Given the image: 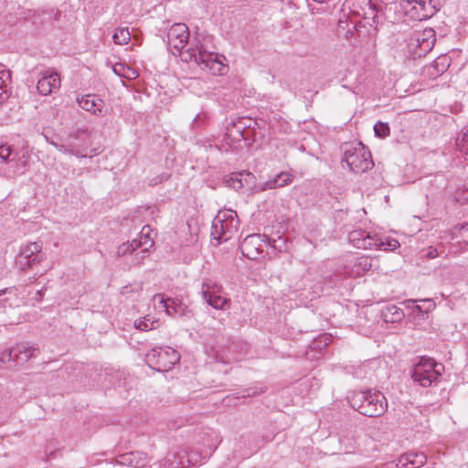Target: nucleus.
<instances>
[{"label": "nucleus", "mask_w": 468, "mask_h": 468, "mask_svg": "<svg viewBox=\"0 0 468 468\" xmlns=\"http://www.w3.org/2000/svg\"><path fill=\"white\" fill-rule=\"evenodd\" d=\"M189 39V30L186 24H174L167 33V42L174 56H181V59L186 63L194 62L203 70H207L213 75H223L227 66L221 58L224 57L215 52L207 51L199 41L183 51Z\"/></svg>", "instance_id": "1"}, {"label": "nucleus", "mask_w": 468, "mask_h": 468, "mask_svg": "<svg viewBox=\"0 0 468 468\" xmlns=\"http://www.w3.org/2000/svg\"><path fill=\"white\" fill-rule=\"evenodd\" d=\"M352 407L362 415L367 417H379L388 409V401L379 391H359L351 399Z\"/></svg>", "instance_id": "2"}, {"label": "nucleus", "mask_w": 468, "mask_h": 468, "mask_svg": "<svg viewBox=\"0 0 468 468\" xmlns=\"http://www.w3.org/2000/svg\"><path fill=\"white\" fill-rule=\"evenodd\" d=\"M239 221L236 211H219L211 227V237L218 242L230 239L239 229Z\"/></svg>", "instance_id": "3"}, {"label": "nucleus", "mask_w": 468, "mask_h": 468, "mask_svg": "<svg viewBox=\"0 0 468 468\" xmlns=\"http://www.w3.org/2000/svg\"><path fill=\"white\" fill-rule=\"evenodd\" d=\"M342 161L346 164L350 171L356 174L364 173L374 165L371 153L361 143L356 146L346 144Z\"/></svg>", "instance_id": "4"}, {"label": "nucleus", "mask_w": 468, "mask_h": 468, "mask_svg": "<svg viewBox=\"0 0 468 468\" xmlns=\"http://www.w3.org/2000/svg\"><path fill=\"white\" fill-rule=\"evenodd\" d=\"M444 371V366L431 358L422 357L415 365L411 378L414 382H418L422 387H431L436 383Z\"/></svg>", "instance_id": "5"}, {"label": "nucleus", "mask_w": 468, "mask_h": 468, "mask_svg": "<svg viewBox=\"0 0 468 468\" xmlns=\"http://www.w3.org/2000/svg\"><path fill=\"white\" fill-rule=\"evenodd\" d=\"M435 42L436 33L431 27L413 32L407 40L410 57L416 59L426 56L433 48Z\"/></svg>", "instance_id": "6"}, {"label": "nucleus", "mask_w": 468, "mask_h": 468, "mask_svg": "<svg viewBox=\"0 0 468 468\" xmlns=\"http://www.w3.org/2000/svg\"><path fill=\"white\" fill-rule=\"evenodd\" d=\"M223 286L210 279L202 282L200 294L203 301L217 310L226 311L230 308L231 301L223 295Z\"/></svg>", "instance_id": "7"}, {"label": "nucleus", "mask_w": 468, "mask_h": 468, "mask_svg": "<svg viewBox=\"0 0 468 468\" xmlns=\"http://www.w3.org/2000/svg\"><path fill=\"white\" fill-rule=\"evenodd\" d=\"M180 356L170 346L154 347L146 354V362L153 369L166 372L179 362Z\"/></svg>", "instance_id": "8"}, {"label": "nucleus", "mask_w": 468, "mask_h": 468, "mask_svg": "<svg viewBox=\"0 0 468 468\" xmlns=\"http://www.w3.org/2000/svg\"><path fill=\"white\" fill-rule=\"evenodd\" d=\"M44 258L42 243L29 242L20 247V250L16 256L15 262L19 270L27 271L42 261Z\"/></svg>", "instance_id": "9"}, {"label": "nucleus", "mask_w": 468, "mask_h": 468, "mask_svg": "<svg viewBox=\"0 0 468 468\" xmlns=\"http://www.w3.org/2000/svg\"><path fill=\"white\" fill-rule=\"evenodd\" d=\"M220 443V440L216 441L206 448H193L191 450H184L177 453V457L180 459L179 463L182 468L186 466H197L206 462L215 452L218 445Z\"/></svg>", "instance_id": "10"}, {"label": "nucleus", "mask_w": 468, "mask_h": 468, "mask_svg": "<svg viewBox=\"0 0 468 468\" xmlns=\"http://www.w3.org/2000/svg\"><path fill=\"white\" fill-rule=\"evenodd\" d=\"M407 12L416 20H426L433 16L441 8L440 0H409Z\"/></svg>", "instance_id": "11"}, {"label": "nucleus", "mask_w": 468, "mask_h": 468, "mask_svg": "<svg viewBox=\"0 0 468 468\" xmlns=\"http://www.w3.org/2000/svg\"><path fill=\"white\" fill-rule=\"evenodd\" d=\"M345 6L354 15L361 17L370 27L377 23L378 9L372 0H346Z\"/></svg>", "instance_id": "12"}, {"label": "nucleus", "mask_w": 468, "mask_h": 468, "mask_svg": "<svg viewBox=\"0 0 468 468\" xmlns=\"http://www.w3.org/2000/svg\"><path fill=\"white\" fill-rule=\"evenodd\" d=\"M263 242L260 234L247 236L240 244L242 255L250 260L258 259L263 252Z\"/></svg>", "instance_id": "13"}, {"label": "nucleus", "mask_w": 468, "mask_h": 468, "mask_svg": "<svg viewBox=\"0 0 468 468\" xmlns=\"http://www.w3.org/2000/svg\"><path fill=\"white\" fill-rule=\"evenodd\" d=\"M348 241L357 249L372 250L378 244V235L364 229H355L349 232Z\"/></svg>", "instance_id": "14"}, {"label": "nucleus", "mask_w": 468, "mask_h": 468, "mask_svg": "<svg viewBox=\"0 0 468 468\" xmlns=\"http://www.w3.org/2000/svg\"><path fill=\"white\" fill-rule=\"evenodd\" d=\"M60 87V77L56 71L47 70L39 79L37 89L41 95H48Z\"/></svg>", "instance_id": "15"}, {"label": "nucleus", "mask_w": 468, "mask_h": 468, "mask_svg": "<svg viewBox=\"0 0 468 468\" xmlns=\"http://www.w3.org/2000/svg\"><path fill=\"white\" fill-rule=\"evenodd\" d=\"M27 164L28 157L24 153H15V155L11 157L9 164L7 165V169L5 174L9 177L23 175L26 172Z\"/></svg>", "instance_id": "16"}, {"label": "nucleus", "mask_w": 468, "mask_h": 468, "mask_svg": "<svg viewBox=\"0 0 468 468\" xmlns=\"http://www.w3.org/2000/svg\"><path fill=\"white\" fill-rule=\"evenodd\" d=\"M77 102L81 109L93 114L101 113L104 107V101L94 94L77 98Z\"/></svg>", "instance_id": "17"}, {"label": "nucleus", "mask_w": 468, "mask_h": 468, "mask_svg": "<svg viewBox=\"0 0 468 468\" xmlns=\"http://www.w3.org/2000/svg\"><path fill=\"white\" fill-rule=\"evenodd\" d=\"M427 462L423 452H409L399 458V466L403 468H420Z\"/></svg>", "instance_id": "18"}, {"label": "nucleus", "mask_w": 468, "mask_h": 468, "mask_svg": "<svg viewBox=\"0 0 468 468\" xmlns=\"http://www.w3.org/2000/svg\"><path fill=\"white\" fill-rule=\"evenodd\" d=\"M13 352H15V362L19 365L28 361L31 357L37 356L39 354V349L22 343L14 346Z\"/></svg>", "instance_id": "19"}, {"label": "nucleus", "mask_w": 468, "mask_h": 468, "mask_svg": "<svg viewBox=\"0 0 468 468\" xmlns=\"http://www.w3.org/2000/svg\"><path fill=\"white\" fill-rule=\"evenodd\" d=\"M154 244L153 239H147L146 241H138L137 239H133L132 242H124L120 245L117 249L118 256H124L128 253H132L139 247H144L142 250V253L146 254L148 252V248L152 247Z\"/></svg>", "instance_id": "20"}, {"label": "nucleus", "mask_w": 468, "mask_h": 468, "mask_svg": "<svg viewBox=\"0 0 468 468\" xmlns=\"http://www.w3.org/2000/svg\"><path fill=\"white\" fill-rule=\"evenodd\" d=\"M292 180V174L288 172H281L274 178L264 182L260 186L261 191H266L270 189L282 187L288 184H290Z\"/></svg>", "instance_id": "21"}, {"label": "nucleus", "mask_w": 468, "mask_h": 468, "mask_svg": "<svg viewBox=\"0 0 468 468\" xmlns=\"http://www.w3.org/2000/svg\"><path fill=\"white\" fill-rule=\"evenodd\" d=\"M404 316L403 311L394 304H388L381 310V317L385 323H399Z\"/></svg>", "instance_id": "22"}, {"label": "nucleus", "mask_w": 468, "mask_h": 468, "mask_svg": "<svg viewBox=\"0 0 468 468\" xmlns=\"http://www.w3.org/2000/svg\"><path fill=\"white\" fill-rule=\"evenodd\" d=\"M10 82V70L4 64H0V104L8 98L6 88Z\"/></svg>", "instance_id": "23"}, {"label": "nucleus", "mask_w": 468, "mask_h": 468, "mask_svg": "<svg viewBox=\"0 0 468 468\" xmlns=\"http://www.w3.org/2000/svg\"><path fill=\"white\" fill-rule=\"evenodd\" d=\"M372 261L373 259L369 256L363 255L358 257L354 263L352 272L356 276H361L365 274L373 267Z\"/></svg>", "instance_id": "24"}, {"label": "nucleus", "mask_w": 468, "mask_h": 468, "mask_svg": "<svg viewBox=\"0 0 468 468\" xmlns=\"http://www.w3.org/2000/svg\"><path fill=\"white\" fill-rule=\"evenodd\" d=\"M145 455L140 452H128L122 456L120 463L136 468L143 467L145 463Z\"/></svg>", "instance_id": "25"}, {"label": "nucleus", "mask_w": 468, "mask_h": 468, "mask_svg": "<svg viewBox=\"0 0 468 468\" xmlns=\"http://www.w3.org/2000/svg\"><path fill=\"white\" fill-rule=\"evenodd\" d=\"M154 301H158L159 304L165 309L168 315L177 313V304L174 299L165 297L163 293H157L153 297Z\"/></svg>", "instance_id": "26"}, {"label": "nucleus", "mask_w": 468, "mask_h": 468, "mask_svg": "<svg viewBox=\"0 0 468 468\" xmlns=\"http://www.w3.org/2000/svg\"><path fill=\"white\" fill-rule=\"evenodd\" d=\"M243 173H231L224 176V183L227 186L235 190H239L243 187L242 176Z\"/></svg>", "instance_id": "27"}, {"label": "nucleus", "mask_w": 468, "mask_h": 468, "mask_svg": "<svg viewBox=\"0 0 468 468\" xmlns=\"http://www.w3.org/2000/svg\"><path fill=\"white\" fill-rule=\"evenodd\" d=\"M158 325L157 320L151 321L148 317L140 318L134 321V327L141 331H150L155 329Z\"/></svg>", "instance_id": "28"}, {"label": "nucleus", "mask_w": 468, "mask_h": 468, "mask_svg": "<svg viewBox=\"0 0 468 468\" xmlns=\"http://www.w3.org/2000/svg\"><path fill=\"white\" fill-rule=\"evenodd\" d=\"M457 146L464 159L468 161V127L463 129L462 136L457 138Z\"/></svg>", "instance_id": "29"}, {"label": "nucleus", "mask_w": 468, "mask_h": 468, "mask_svg": "<svg viewBox=\"0 0 468 468\" xmlns=\"http://www.w3.org/2000/svg\"><path fill=\"white\" fill-rule=\"evenodd\" d=\"M112 39L118 45L127 44L131 39V34L127 27L119 28L113 34Z\"/></svg>", "instance_id": "30"}, {"label": "nucleus", "mask_w": 468, "mask_h": 468, "mask_svg": "<svg viewBox=\"0 0 468 468\" xmlns=\"http://www.w3.org/2000/svg\"><path fill=\"white\" fill-rule=\"evenodd\" d=\"M378 243H379V244H377L374 249H379V250H383L393 251V250H395L396 249H398L399 247V242L398 240H396V239H388L387 241H383L378 237Z\"/></svg>", "instance_id": "31"}, {"label": "nucleus", "mask_w": 468, "mask_h": 468, "mask_svg": "<svg viewBox=\"0 0 468 468\" xmlns=\"http://www.w3.org/2000/svg\"><path fill=\"white\" fill-rule=\"evenodd\" d=\"M375 134L380 138H385L389 134V127L388 124L382 122H378L374 125Z\"/></svg>", "instance_id": "32"}, {"label": "nucleus", "mask_w": 468, "mask_h": 468, "mask_svg": "<svg viewBox=\"0 0 468 468\" xmlns=\"http://www.w3.org/2000/svg\"><path fill=\"white\" fill-rule=\"evenodd\" d=\"M330 342H331L330 335H326V334L321 335H319V337L317 339H315L313 342L312 348L321 350L323 347H325L326 346H328Z\"/></svg>", "instance_id": "33"}, {"label": "nucleus", "mask_w": 468, "mask_h": 468, "mask_svg": "<svg viewBox=\"0 0 468 468\" xmlns=\"http://www.w3.org/2000/svg\"><path fill=\"white\" fill-rule=\"evenodd\" d=\"M15 155L12 149L8 145H0V161L5 165L9 164L11 157Z\"/></svg>", "instance_id": "34"}, {"label": "nucleus", "mask_w": 468, "mask_h": 468, "mask_svg": "<svg viewBox=\"0 0 468 468\" xmlns=\"http://www.w3.org/2000/svg\"><path fill=\"white\" fill-rule=\"evenodd\" d=\"M450 65V58L447 56L438 57L434 60V67L438 71L443 72L447 69Z\"/></svg>", "instance_id": "35"}, {"label": "nucleus", "mask_w": 468, "mask_h": 468, "mask_svg": "<svg viewBox=\"0 0 468 468\" xmlns=\"http://www.w3.org/2000/svg\"><path fill=\"white\" fill-rule=\"evenodd\" d=\"M339 441H340V443L346 444V446L344 448L345 453L353 452L354 450L356 449V441H355L354 436H352L351 439H348V438L343 436L339 439Z\"/></svg>", "instance_id": "36"}, {"label": "nucleus", "mask_w": 468, "mask_h": 468, "mask_svg": "<svg viewBox=\"0 0 468 468\" xmlns=\"http://www.w3.org/2000/svg\"><path fill=\"white\" fill-rule=\"evenodd\" d=\"M15 352H13V347L12 348H8V349H5L1 354H0V363H6V362H15Z\"/></svg>", "instance_id": "37"}, {"label": "nucleus", "mask_w": 468, "mask_h": 468, "mask_svg": "<svg viewBox=\"0 0 468 468\" xmlns=\"http://www.w3.org/2000/svg\"><path fill=\"white\" fill-rule=\"evenodd\" d=\"M264 391H265V388H249L243 391L241 397L242 398L254 397V396L263 393Z\"/></svg>", "instance_id": "38"}, {"label": "nucleus", "mask_w": 468, "mask_h": 468, "mask_svg": "<svg viewBox=\"0 0 468 468\" xmlns=\"http://www.w3.org/2000/svg\"><path fill=\"white\" fill-rule=\"evenodd\" d=\"M236 134H232L231 133H226V141H236V142H240L241 139L243 138V133H242V130L238 128L236 131H235Z\"/></svg>", "instance_id": "39"}, {"label": "nucleus", "mask_w": 468, "mask_h": 468, "mask_svg": "<svg viewBox=\"0 0 468 468\" xmlns=\"http://www.w3.org/2000/svg\"><path fill=\"white\" fill-rule=\"evenodd\" d=\"M169 178V175H166V174H162V175H159L157 176H154L153 177L151 180H150V185L151 186H156L158 184H161L162 182L164 181H166L167 179Z\"/></svg>", "instance_id": "40"}, {"label": "nucleus", "mask_w": 468, "mask_h": 468, "mask_svg": "<svg viewBox=\"0 0 468 468\" xmlns=\"http://www.w3.org/2000/svg\"><path fill=\"white\" fill-rule=\"evenodd\" d=\"M207 113L205 112H201V113H198L196 118L194 119L193 121V125L195 127H199L201 126L205 121L207 120Z\"/></svg>", "instance_id": "41"}, {"label": "nucleus", "mask_w": 468, "mask_h": 468, "mask_svg": "<svg viewBox=\"0 0 468 468\" xmlns=\"http://www.w3.org/2000/svg\"><path fill=\"white\" fill-rule=\"evenodd\" d=\"M423 252L425 253L424 255L429 259H434L439 255L438 250L433 247H429L428 249L424 250Z\"/></svg>", "instance_id": "42"}, {"label": "nucleus", "mask_w": 468, "mask_h": 468, "mask_svg": "<svg viewBox=\"0 0 468 468\" xmlns=\"http://www.w3.org/2000/svg\"><path fill=\"white\" fill-rule=\"evenodd\" d=\"M138 73L133 69H131L129 67L126 68V70H124V74H122V77L127 79H135L137 78Z\"/></svg>", "instance_id": "43"}, {"label": "nucleus", "mask_w": 468, "mask_h": 468, "mask_svg": "<svg viewBox=\"0 0 468 468\" xmlns=\"http://www.w3.org/2000/svg\"><path fill=\"white\" fill-rule=\"evenodd\" d=\"M149 226H144L141 231V239L139 241H146L147 239H152L149 237Z\"/></svg>", "instance_id": "44"}, {"label": "nucleus", "mask_w": 468, "mask_h": 468, "mask_svg": "<svg viewBox=\"0 0 468 468\" xmlns=\"http://www.w3.org/2000/svg\"><path fill=\"white\" fill-rule=\"evenodd\" d=\"M55 147L63 154H71L72 148L64 144H55Z\"/></svg>", "instance_id": "45"}, {"label": "nucleus", "mask_w": 468, "mask_h": 468, "mask_svg": "<svg viewBox=\"0 0 468 468\" xmlns=\"http://www.w3.org/2000/svg\"><path fill=\"white\" fill-rule=\"evenodd\" d=\"M124 70H126V68L122 64H116L113 67L114 73L118 74L119 76L122 77V74H124Z\"/></svg>", "instance_id": "46"}, {"label": "nucleus", "mask_w": 468, "mask_h": 468, "mask_svg": "<svg viewBox=\"0 0 468 468\" xmlns=\"http://www.w3.org/2000/svg\"><path fill=\"white\" fill-rule=\"evenodd\" d=\"M73 154V155H75L77 157H86V155L80 154V152L79 150H74V149L71 150V154Z\"/></svg>", "instance_id": "47"}, {"label": "nucleus", "mask_w": 468, "mask_h": 468, "mask_svg": "<svg viewBox=\"0 0 468 468\" xmlns=\"http://www.w3.org/2000/svg\"><path fill=\"white\" fill-rule=\"evenodd\" d=\"M386 468H403L402 466H399V462L397 463H387Z\"/></svg>", "instance_id": "48"}, {"label": "nucleus", "mask_w": 468, "mask_h": 468, "mask_svg": "<svg viewBox=\"0 0 468 468\" xmlns=\"http://www.w3.org/2000/svg\"><path fill=\"white\" fill-rule=\"evenodd\" d=\"M60 16V12L58 10H57L55 12V15H54V19L58 20Z\"/></svg>", "instance_id": "49"}, {"label": "nucleus", "mask_w": 468, "mask_h": 468, "mask_svg": "<svg viewBox=\"0 0 468 468\" xmlns=\"http://www.w3.org/2000/svg\"><path fill=\"white\" fill-rule=\"evenodd\" d=\"M420 302L429 303L431 305H432V301L431 299H423L420 300Z\"/></svg>", "instance_id": "50"}, {"label": "nucleus", "mask_w": 468, "mask_h": 468, "mask_svg": "<svg viewBox=\"0 0 468 468\" xmlns=\"http://www.w3.org/2000/svg\"><path fill=\"white\" fill-rule=\"evenodd\" d=\"M46 140L48 143H49L50 144H52L54 147H55V144H58L57 143L53 142V141H49L48 137H46Z\"/></svg>", "instance_id": "51"}, {"label": "nucleus", "mask_w": 468, "mask_h": 468, "mask_svg": "<svg viewBox=\"0 0 468 468\" xmlns=\"http://www.w3.org/2000/svg\"><path fill=\"white\" fill-rule=\"evenodd\" d=\"M456 199H457L458 202H463V198H461L459 197H457ZM467 199H468V197L463 198V200H467Z\"/></svg>", "instance_id": "52"}, {"label": "nucleus", "mask_w": 468, "mask_h": 468, "mask_svg": "<svg viewBox=\"0 0 468 468\" xmlns=\"http://www.w3.org/2000/svg\"><path fill=\"white\" fill-rule=\"evenodd\" d=\"M37 294H38V296L41 297L42 296V291H37Z\"/></svg>", "instance_id": "53"}, {"label": "nucleus", "mask_w": 468, "mask_h": 468, "mask_svg": "<svg viewBox=\"0 0 468 468\" xmlns=\"http://www.w3.org/2000/svg\"><path fill=\"white\" fill-rule=\"evenodd\" d=\"M416 309L420 311V305H417V306H416Z\"/></svg>", "instance_id": "54"}, {"label": "nucleus", "mask_w": 468, "mask_h": 468, "mask_svg": "<svg viewBox=\"0 0 468 468\" xmlns=\"http://www.w3.org/2000/svg\"><path fill=\"white\" fill-rule=\"evenodd\" d=\"M246 176H251V174H250V173H246Z\"/></svg>", "instance_id": "55"}]
</instances>
